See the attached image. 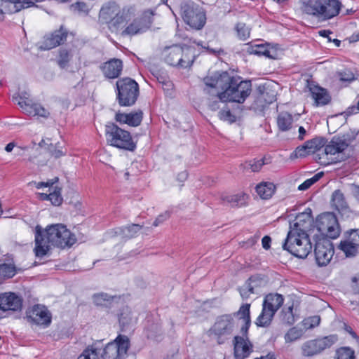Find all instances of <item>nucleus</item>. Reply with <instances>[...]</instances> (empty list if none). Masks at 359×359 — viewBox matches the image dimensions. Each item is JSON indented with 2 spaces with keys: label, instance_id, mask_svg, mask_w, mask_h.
<instances>
[{
  "label": "nucleus",
  "instance_id": "12",
  "mask_svg": "<svg viewBox=\"0 0 359 359\" xmlns=\"http://www.w3.org/2000/svg\"><path fill=\"white\" fill-rule=\"evenodd\" d=\"M130 341L127 336L119 334L113 342L109 343L102 354L103 359H120L127 353Z\"/></svg>",
  "mask_w": 359,
  "mask_h": 359
},
{
  "label": "nucleus",
  "instance_id": "17",
  "mask_svg": "<svg viewBox=\"0 0 359 359\" xmlns=\"http://www.w3.org/2000/svg\"><path fill=\"white\" fill-rule=\"evenodd\" d=\"M22 306V299L13 292L0 294V310L3 311H20Z\"/></svg>",
  "mask_w": 359,
  "mask_h": 359
},
{
  "label": "nucleus",
  "instance_id": "54",
  "mask_svg": "<svg viewBox=\"0 0 359 359\" xmlns=\"http://www.w3.org/2000/svg\"><path fill=\"white\" fill-rule=\"evenodd\" d=\"M347 233H348L347 238L351 240V242H353L355 245L359 246V229H351L348 231Z\"/></svg>",
  "mask_w": 359,
  "mask_h": 359
},
{
  "label": "nucleus",
  "instance_id": "10",
  "mask_svg": "<svg viewBox=\"0 0 359 359\" xmlns=\"http://www.w3.org/2000/svg\"><path fill=\"white\" fill-rule=\"evenodd\" d=\"M337 341V337L334 334L306 341L301 347L302 353L305 357L316 355L330 348Z\"/></svg>",
  "mask_w": 359,
  "mask_h": 359
},
{
  "label": "nucleus",
  "instance_id": "50",
  "mask_svg": "<svg viewBox=\"0 0 359 359\" xmlns=\"http://www.w3.org/2000/svg\"><path fill=\"white\" fill-rule=\"evenodd\" d=\"M250 281H251V278L239 289L240 294L243 299H248L251 294L255 293L254 287L250 285Z\"/></svg>",
  "mask_w": 359,
  "mask_h": 359
},
{
  "label": "nucleus",
  "instance_id": "64",
  "mask_svg": "<svg viewBox=\"0 0 359 359\" xmlns=\"http://www.w3.org/2000/svg\"><path fill=\"white\" fill-rule=\"evenodd\" d=\"M51 156L55 158H58L61 156H63L66 154V151H62L60 149H55L50 151Z\"/></svg>",
  "mask_w": 359,
  "mask_h": 359
},
{
  "label": "nucleus",
  "instance_id": "7",
  "mask_svg": "<svg viewBox=\"0 0 359 359\" xmlns=\"http://www.w3.org/2000/svg\"><path fill=\"white\" fill-rule=\"evenodd\" d=\"M116 99L118 104L123 107L133 105L139 95L138 83L131 78L119 79L116 83Z\"/></svg>",
  "mask_w": 359,
  "mask_h": 359
},
{
  "label": "nucleus",
  "instance_id": "46",
  "mask_svg": "<svg viewBox=\"0 0 359 359\" xmlns=\"http://www.w3.org/2000/svg\"><path fill=\"white\" fill-rule=\"evenodd\" d=\"M323 176L322 172H319L313 175L311 178L307 179L302 184L298 187V189L300 191H305L311 187L313 184L317 182Z\"/></svg>",
  "mask_w": 359,
  "mask_h": 359
},
{
  "label": "nucleus",
  "instance_id": "60",
  "mask_svg": "<svg viewBox=\"0 0 359 359\" xmlns=\"http://www.w3.org/2000/svg\"><path fill=\"white\" fill-rule=\"evenodd\" d=\"M340 79L343 81H351L355 79L354 75L351 73L343 72L340 74Z\"/></svg>",
  "mask_w": 359,
  "mask_h": 359
},
{
  "label": "nucleus",
  "instance_id": "35",
  "mask_svg": "<svg viewBox=\"0 0 359 359\" xmlns=\"http://www.w3.org/2000/svg\"><path fill=\"white\" fill-rule=\"evenodd\" d=\"M126 21V18L124 15V11H121L117 16L107 23L108 27L112 32H116L123 27Z\"/></svg>",
  "mask_w": 359,
  "mask_h": 359
},
{
  "label": "nucleus",
  "instance_id": "61",
  "mask_svg": "<svg viewBox=\"0 0 359 359\" xmlns=\"http://www.w3.org/2000/svg\"><path fill=\"white\" fill-rule=\"evenodd\" d=\"M359 112V101L357 103V105H353L347 108L345 113L348 115L355 114Z\"/></svg>",
  "mask_w": 359,
  "mask_h": 359
},
{
  "label": "nucleus",
  "instance_id": "4",
  "mask_svg": "<svg viewBox=\"0 0 359 359\" xmlns=\"http://www.w3.org/2000/svg\"><path fill=\"white\" fill-rule=\"evenodd\" d=\"M283 248L295 257L304 259L311 252L312 244L307 233L290 230Z\"/></svg>",
  "mask_w": 359,
  "mask_h": 359
},
{
  "label": "nucleus",
  "instance_id": "8",
  "mask_svg": "<svg viewBox=\"0 0 359 359\" xmlns=\"http://www.w3.org/2000/svg\"><path fill=\"white\" fill-rule=\"evenodd\" d=\"M181 15L187 25L196 30L202 29L206 22L203 8L191 1H185L182 4Z\"/></svg>",
  "mask_w": 359,
  "mask_h": 359
},
{
  "label": "nucleus",
  "instance_id": "31",
  "mask_svg": "<svg viewBox=\"0 0 359 359\" xmlns=\"http://www.w3.org/2000/svg\"><path fill=\"white\" fill-rule=\"evenodd\" d=\"M293 123V116L288 112L283 111L277 117V126L279 130L285 132L289 130Z\"/></svg>",
  "mask_w": 359,
  "mask_h": 359
},
{
  "label": "nucleus",
  "instance_id": "34",
  "mask_svg": "<svg viewBox=\"0 0 359 359\" xmlns=\"http://www.w3.org/2000/svg\"><path fill=\"white\" fill-rule=\"evenodd\" d=\"M326 140L323 137H315L305 142L306 147L309 149L310 154H314L323 148L326 143Z\"/></svg>",
  "mask_w": 359,
  "mask_h": 359
},
{
  "label": "nucleus",
  "instance_id": "42",
  "mask_svg": "<svg viewBox=\"0 0 359 359\" xmlns=\"http://www.w3.org/2000/svg\"><path fill=\"white\" fill-rule=\"evenodd\" d=\"M303 330L297 327L290 328L287 333L285 334V341L286 343H292L297 340H299L303 336Z\"/></svg>",
  "mask_w": 359,
  "mask_h": 359
},
{
  "label": "nucleus",
  "instance_id": "58",
  "mask_svg": "<svg viewBox=\"0 0 359 359\" xmlns=\"http://www.w3.org/2000/svg\"><path fill=\"white\" fill-rule=\"evenodd\" d=\"M244 324L241 328V332L244 338L248 337V332L251 324V320L243 322Z\"/></svg>",
  "mask_w": 359,
  "mask_h": 359
},
{
  "label": "nucleus",
  "instance_id": "36",
  "mask_svg": "<svg viewBox=\"0 0 359 359\" xmlns=\"http://www.w3.org/2000/svg\"><path fill=\"white\" fill-rule=\"evenodd\" d=\"M340 249L345 253L346 257H353L358 253V245L351 242L348 238L345 241H341Z\"/></svg>",
  "mask_w": 359,
  "mask_h": 359
},
{
  "label": "nucleus",
  "instance_id": "11",
  "mask_svg": "<svg viewBox=\"0 0 359 359\" xmlns=\"http://www.w3.org/2000/svg\"><path fill=\"white\" fill-rule=\"evenodd\" d=\"M319 232L325 236L334 239L340 234L337 218L334 213L326 212L320 215L316 220Z\"/></svg>",
  "mask_w": 359,
  "mask_h": 359
},
{
  "label": "nucleus",
  "instance_id": "23",
  "mask_svg": "<svg viewBox=\"0 0 359 359\" xmlns=\"http://www.w3.org/2000/svg\"><path fill=\"white\" fill-rule=\"evenodd\" d=\"M308 88L311 92L312 98L315 101L316 106H324L330 102L331 97L326 89L315 85L313 83H309Z\"/></svg>",
  "mask_w": 359,
  "mask_h": 359
},
{
  "label": "nucleus",
  "instance_id": "16",
  "mask_svg": "<svg viewBox=\"0 0 359 359\" xmlns=\"http://www.w3.org/2000/svg\"><path fill=\"white\" fill-rule=\"evenodd\" d=\"M314 253L318 265L326 266L334 255L332 244L328 240L318 241L316 243Z\"/></svg>",
  "mask_w": 359,
  "mask_h": 359
},
{
  "label": "nucleus",
  "instance_id": "59",
  "mask_svg": "<svg viewBox=\"0 0 359 359\" xmlns=\"http://www.w3.org/2000/svg\"><path fill=\"white\" fill-rule=\"evenodd\" d=\"M72 7L79 11L81 12H86L88 11V7L86 4L83 2H76V4L72 5Z\"/></svg>",
  "mask_w": 359,
  "mask_h": 359
},
{
  "label": "nucleus",
  "instance_id": "43",
  "mask_svg": "<svg viewBox=\"0 0 359 359\" xmlns=\"http://www.w3.org/2000/svg\"><path fill=\"white\" fill-rule=\"evenodd\" d=\"M281 318L284 323L291 325L296 321L293 313V304L287 308H284L281 312Z\"/></svg>",
  "mask_w": 359,
  "mask_h": 359
},
{
  "label": "nucleus",
  "instance_id": "1",
  "mask_svg": "<svg viewBox=\"0 0 359 359\" xmlns=\"http://www.w3.org/2000/svg\"><path fill=\"white\" fill-rule=\"evenodd\" d=\"M206 86L221 90L216 97L222 102H233L243 103L252 91L250 81L242 80L227 72H217L212 76L204 79Z\"/></svg>",
  "mask_w": 359,
  "mask_h": 359
},
{
  "label": "nucleus",
  "instance_id": "40",
  "mask_svg": "<svg viewBox=\"0 0 359 359\" xmlns=\"http://www.w3.org/2000/svg\"><path fill=\"white\" fill-rule=\"evenodd\" d=\"M114 297L108 295L107 293L95 294L93 296V300L96 306H108L114 299Z\"/></svg>",
  "mask_w": 359,
  "mask_h": 359
},
{
  "label": "nucleus",
  "instance_id": "13",
  "mask_svg": "<svg viewBox=\"0 0 359 359\" xmlns=\"http://www.w3.org/2000/svg\"><path fill=\"white\" fill-rule=\"evenodd\" d=\"M325 154L336 156L332 161L334 163L345 161L348 155L345 154V151L348 147L346 141L341 138L333 137L328 144L325 145Z\"/></svg>",
  "mask_w": 359,
  "mask_h": 359
},
{
  "label": "nucleus",
  "instance_id": "55",
  "mask_svg": "<svg viewBox=\"0 0 359 359\" xmlns=\"http://www.w3.org/2000/svg\"><path fill=\"white\" fill-rule=\"evenodd\" d=\"M320 318L318 316H314L305 320V325H307L308 328L311 329L319 325Z\"/></svg>",
  "mask_w": 359,
  "mask_h": 359
},
{
  "label": "nucleus",
  "instance_id": "29",
  "mask_svg": "<svg viewBox=\"0 0 359 359\" xmlns=\"http://www.w3.org/2000/svg\"><path fill=\"white\" fill-rule=\"evenodd\" d=\"M276 311L262 304V310L256 320V325L259 327L269 326L276 314Z\"/></svg>",
  "mask_w": 359,
  "mask_h": 359
},
{
  "label": "nucleus",
  "instance_id": "19",
  "mask_svg": "<svg viewBox=\"0 0 359 359\" xmlns=\"http://www.w3.org/2000/svg\"><path fill=\"white\" fill-rule=\"evenodd\" d=\"M312 221L311 210L307 208L304 212L299 213L293 222H290V230L306 233L311 226Z\"/></svg>",
  "mask_w": 359,
  "mask_h": 359
},
{
  "label": "nucleus",
  "instance_id": "62",
  "mask_svg": "<svg viewBox=\"0 0 359 359\" xmlns=\"http://www.w3.org/2000/svg\"><path fill=\"white\" fill-rule=\"evenodd\" d=\"M16 13L15 11H14L13 10H11V8H8L7 7H6V6H2L0 4V20H4V15L6 14V13Z\"/></svg>",
  "mask_w": 359,
  "mask_h": 359
},
{
  "label": "nucleus",
  "instance_id": "52",
  "mask_svg": "<svg viewBox=\"0 0 359 359\" xmlns=\"http://www.w3.org/2000/svg\"><path fill=\"white\" fill-rule=\"evenodd\" d=\"M49 201L54 205H60L62 202V197L61 196V189L55 187V190L50 193Z\"/></svg>",
  "mask_w": 359,
  "mask_h": 359
},
{
  "label": "nucleus",
  "instance_id": "14",
  "mask_svg": "<svg viewBox=\"0 0 359 359\" xmlns=\"http://www.w3.org/2000/svg\"><path fill=\"white\" fill-rule=\"evenodd\" d=\"M26 318L29 322L36 325L48 326L52 316L45 306L36 304L26 311Z\"/></svg>",
  "mask_w": 359,
  "mask_h": 359
},
{
  "label": "nucleus",
  "instance_id": "47",
  "mask_svg": "<svg viewBox=\"0 0 359 359\" xmlns=\"http://www.w3.org/2000/svg\"><path fill=\"white\" fill-rule=\"evenodd\" d=\"M337 359H355L354 351L350 348H341L337 351Z\"/></svg>",
  "mask_w": 359,
  "mask_h": 359
},
{
  "label": "nucleus",
  "instance_id": "48",
  "mask_svg": "<svg viewBox=\"0 0 359 359\" xmlns=\"http://www.w3.org/2000/svg\"><path fill=\"white\" fill-rule=\"evenodd\" d=\"M310 154L309 149L306 147V144H304L296 148L294 151L291 154L290 158H304Z\"/></svg>",
  "mask_w": 359,
  "mask_h": 359
},
{
  "label": "nucleus",
  "instance_id": "41",
  "mask_svg": "<svg viewBox=\"0 0 359 359\" xmlns=\"http://www.w3.org/2000/svg\"><path fill=\"white\" fill-rule=\"evenodd\" d=\"M73 55L70 50L66 48H60L59 50V57L57 64L61 68L67 67L69 61L71 60Z\"/></svg>",
  "mask_w": 359,
  "mask_h": 359
},
{
  "label": "nucleus",
  "instance_id": "33",
  "mask_svg": "<svg viewBox=\"0 0 359 359\" xmlns=\"http://www.w3.org/2000/svg\"><path fill=\"white\" fill-rule=\"evenodd\" d=\"M332 205L339 211L348 208L347 202L343 193L340 190H335L332 196Z\"/></svg>",
  "mask_w": 359,
  "mask_h": 359
},
{
  "label": "nucleus",
  "instance_id": "32",
  "mask_svg": "<svg viewBox=\"0 0 359 359\" xmlns=\"http://www.w3.org/2000/svg\"><path fill=\"white\" fill-rule=\"evenodd\" d=\"M276 187L271 182H262L256 187L257 194L263 199L271 198L274 194Z\"/></svg>",
  "mask_w": 359,
  "mask_h": 359
},
{
  "label": "nucleus",
  "instance_id": "6",
  "mask_svg": "<svg viewBox=\"0 0 359 359\" xmlns=\"http://www.w3.org/2000/svg\"><path fill=\"white\" fill-rule=\"evenodd\" d=\"M165 61L175 67L186 68L192 65L195 55L194 48L189 46H173L165 51Z\"/></svg>",
  "mask_w": 359,
  "mask_h": 359
},
{
  "label": "nucleus",
  "instance_id": "38",
  "mask_svg": "<svg viewBox=\"0 0 359 359\" xmlns=\"http://www.w3.org/2000/svg\"><path fill=\"white\" fill-rule=\"evenodd\" d=\"M145 332L148 338L157 339L163 334L161 325L157 323H149L146 325Z\"/></svg>",
  "mask_w": 359,
  "mask_h": 359
},
{
  "label": "nucleus",
  "instance_id": "49",
  "mask_svg": "<svg viewBox=\"0 0 359 359\" xmlns=\"http://www.w3.org/2000/svg\"><path fill=\"white\" fill-rule=\"evenodd\" d=\"M236 29L238 33V36L241 39L245 40L250 36V29L242 22H238L236 25Z\"/></svg>",
  "mask_w": 359,
  "mask_h": 359
},
{
  "label": "nucleus",
  "instance_id": "37",
  "mask_svg": "<svg viewBox=\"0 0 359 359\" xmlns=\"http://www.w3.org/2000/svg\"><path fill=\"white\" fill-rule=\"evenodd\" d=\"M265 164L264 158L254 159L252 161H246L241 165V168L244 171L258 172L261 170L263 165Z\"/></svg>",
  "mask_w": 359,
  "mask_h": 359
},
{
  "label": "nucleus",
  "instance_id": "2",
  "mask_svg": "<svg viewBox=\"0 0 359 359\" xmlns=\"http://www.w3.org/2000/svg\"><path fill=\"white\" fill-rule=\"evenodd\" d=\"M76 241V238L66 226L55 224L48 226L44 231L41 226L35 228V255L43 257L50 251L51 246L60 248L72 247Z\"/></svg>",
  "mask_w": 359,
  "mask_h": 359
},
{
  "label": "nucleus",
  "instance_id": "28",
  "mask_svg": "<svg viewBox=\"0 0 359 359\" xmlns=\"http://www.w3.org/2000/svg\"><path fill=\"white\" fill-rule=\"evenodd\" d=\"M283 295L278 293H270L265 296L262 304L277 312L283 305Z\"/></svg>",
  "mask_w": 359,
  "mask_h": 359
},
{
  "label": "nucleus",
  "instance_id": "22",
  "mask_svg": "<svg viewBox=\"0 0 359 359\" xmlns=\"http://www.w3.org/2000/svg\"><path fill=\"white\" fill-rule=\"evenodd\" d=\"M100 69L106 78L116 79L123 70V62L119 59L113 58L104 62L100 66Z\"/></svg>",
  "mask_w": 359,
  "mask_h": 359
},
{
  "label": "nucleus",
  "instance_id": "57",
  "mask_svg": "<svg viewBox=\"0 0 359 359\" xmlns=\"http://www.w3.org/2000/svg\"><path fill=\"white\" fill-rule=\"evenodd\" d=\"M161 79H163V81H160V83L162 84V87L165 90H169L172 88L173 84L168 78L161 77Z\"/></svg>",
  "mask_w": 359,
  "mask_h": 359
},
{
  "label": "nucleus",
  "instance_id": "18",
  "mask_svg": "<svg viewBox=\"0 0 359 359\" xmlns=\"http://www.w3.org/2000/svg\"><path fill=\"white\" fill-rule=\"evenodd\" d=\"M13 100H18V104L24 110L25 113L29 116H39L41 117H48L49 112L39 104H33L28 97H20L18 100L17 97H13Z\"/></svg>",
  "mask_w": 359,
  "mask_h": 359
},
{
  "label": "nucleus",
  "instance_id": "26",
  "mask_svg": "<svg viewBox=\"0 0 359 359\" xmlns=\"http://www.w3.org/2000/svg\"><path fill=\"white\" fill-rule=\"evenodd\" d=\"M248 52L250 54L265 56L268 58L274 59L276 57V51L269 47V44H254L248 47Z\"/></svg>",
  "mask_w": 359,
  "mask_h": 359
},
{
  "label": "nucleus",
  "instance_id": "45",
  "mask_svg": "<svg viewBox=\"0 0 359 359\" xmlns=\"http://www.w3.org/2000/svg\"><path fill=\"white\" fill-rule=\"evenodd\" d=\"M250 308V304H243L240 307L239 310L236 313V315L238 317L239 319L243 320V322L250 320H251Z\"/></svg>",
  "mask_w": 359,
  "mask_h": 359
},
{
  "label": "nucleus",
  "instance_id": "44",
  "mask_svg": "<svg viewBox=\"0 0 359 359\" xmlns=\"http://www.w3.org/2000/svg\"><path fill=\"white\" fill-rule=\"evenodd\" d=\"M15 274V267L13 264H0V276L12 278Z\"/></svg>",
  "mask_w": 359,
  "mask_h": 359
},
{
  "label": "nucleus",
  "instance_id": "5",
  "mask_svg": "<svg viewBox=\"0 0 359 359\" xmlns=\"http://www.w3.org/2000/svg\"><path fill=\"white\" fill-rule=\"evenodd\" d=\"M106 138L109 145L121 149L133 151L137 147L130 133L114 123L106 126Z\"/></svg>",
  "mask_w": 359,
  "mask_h": 359
},
{
  "label": "nucleus",
  "instance_id": "25",
  "mask_svg": "<svg viewBox=\"0 0 359 359\" xmlns=\"http://www.w3.org/2000/svg\"><path fill=\"white\" fill-rule=\"evenodd\" d=\"M142 111H138L129 114L118 112L116 114L115 119L120 123L128 124L130 126L136 127L140 125L142 121Z\"/></svg>",
  "mask_w": 359,
  "mask_h": 359
},
{
  "label": "nucleus",
  "instance_id": "21",
  "mask_svg": "<svg viewBox=\"0 0 359 359\" xmlns=\"http://www.w3.org/2000/svg\"><path fill=\"white\" fill-rule=\"evenodd\" d=\"M68 32L62 27L55 31L50 35L44 38L41 48L43 50H50L63 43L67 37Z\"/></svg>",
  "mask_w": 359,
  "mask_h": 359
},
{
  "label": "nucleus",
  "instance_id": "51",
  "mask_svg": "<svg viewBox=\"0 0 359 359\" xmlns=\"http://www.w3.org/2000/svg\"><path fill=\"white\" fill-rule=\"evenodd\" d=\"M98 352L96 348H88L77 359H97Z\"/></svg>",
  "mask_w": 359,
  "mask_h": 359
},
{
  "label": "nucleus",
  "instance_id": "53",
  "mask_svg": "<svg viewBox=\"0 0 359 359\" xmlns=\"http://www.w3.org/2000/svg\"><path fill=\"white\" fill-rule=\"evenodd\" d=\"M219 118L230 123L236 121V116L229 109H223L219 112Z\"/></svg>",
  "mask_w": 359,
  "mask_h": 359
},
{
  "label": "nucleus",
  "instance_id": "3",
  "mask_svg": "<svg viewBox=\"0 0 359 359\" xmlns=\"http://www.w3.org/2000/svg\"><path fill=\"white\" fill-rule=\"evenodd\" d=\"M304 13L327 20L337 16L341 9L339 0H302Z\"/></svg>",
  "mask_w": 359,
  "mask_h": 359
},
{
  "label": "nucleus",
  "instance_id": "27",
  "mask_svg": "<svg viewBox=\"0 0 359 359\" xmlns=\"http://www.w3.org/2000/svg\"><path fill=\"white\" fill-rule=\"evenodd\" d=\"M40 0H1L0 4L15 12L34 6Z\"/></svg>",
  "mask_w": 359,
  "mask_h": 359
},
{
  "label": "nucleus",
  "instance_id": "24",
  "mask_svg": "<svg viewBox=\"0 0 359 359\" xmlns=\"http://www.w3.org/2000/svg\"><path fill=\"white\" fill-rule=\"evenodd\" d=\"M121 11L118 4L114 2H109L102 7L99 14V19L102 23L107 24L117 16Z\"/></svg>",
  "mask_w": 359,
  "mask_h": 359
},
{
  "label": "nucleus",
  "instance_id": "30",
  "mask_svg": "<svg viewBox=\"0 0 359 359\" xmlns=\"http://www.w3.org/2000/svg\"><path fill=\"white\" fill-rule=\"evenodd\" d=\"M142 228L141 225L133 224L127 226L117 228L116 233L123 238L130 239L135 236Z\"/></svg>",
  "mask_w": 359,
  "mask_h": 359
},
{
  "label": "nucleus",
  "instance_id": "56",
  "mask_svg": "<svg viewBox=\"0 0 359 359\" xmlns=\"http://www.w3.org/2000/svg\"><path fill=\"white\" fill-rule=\"evenodd\" d=\"M170 217V213L168 212H165L163 214L158 215L155 221L154 222L153 225L154 226H158L160 224L163 223L164 221L168 219Z\"/></svg>",
  "mask_w": 359,
  "mask_h": 359
},
{
  "label": "nucleus",
  "instance_id": "9",
  "mask_svg": "<svg viewBox=\"0 0 359 359\" xmlns=\"http://www.w3.org/2000/svg\"><path fill=\"white\" fill-rule=\"evenodd\" d=\"M234 329V320L231 315L225 314L217 318L210 328L208 334L217 341L219 344H224L229 339Z\"/></svg>",
  "mask_w": 359,
  "mask_h": 359
},
{
  "label": "nucleus",
  "instance_id": "63",
  "mask_svg": "<svg viewBox=\"0 0 359 359\" xmlns=\"http://www.w3.org/2000/svg\"><path fill=\"white\" fill-rule=\"evenodd\" d=\"M271 238L269 236H265L262 240V247L265 250H269L271 247Z\"/></svg>",
  "mask_w": 359,
  "mask_h": 359
},
{
  "label": "nucleus",
  "instance_id": "20",
  "mask_svg": "<svg viewBox=\"0 0 359 359\" xmlns=\"http://www.w3.org/2000/svg\"><path fill=\"white\" fill-rule=\"evenodd\" d=\"M234 356L236 359H245L250 356L253 351V345L248 337L236 336L233 340Z\"/></svg>",
  "mask_w": 359,
  "mask_h": 359
},
{
  "label": "nucleus",
  "instance_id": "15",
  "mask_svg": "<svg viewBox=\"0 0 359 359\" xmlns=\"http://www.w3.org/2000/svg\"><path fill=\"white\" fill-rule=\"evenodd\" d=\"M153 22V13L145 11L140 18H136L122 32L123 35H135L149 29Z\"/></svg>",
  "mask_w": 359,
  "mask_h": 359
},
{
  "label": "nucleus",
  "instance_id": "39",
  "mask_svg": "<svg viewBox=\"0 0 359 359\" xmlns=\"http://www.w3.org/2000/svg\"><path fill=\"white\" fill-rule=\"evenodd\" d=\"M248 196L245 194L226 196L224 201L231 206H242L246 203Z\"/></svg>",
  "mask_w": 359,
  "mask_h": 359
}]
</instances>
